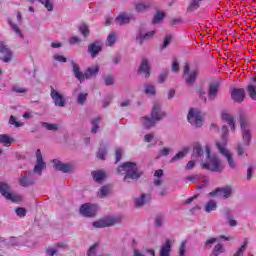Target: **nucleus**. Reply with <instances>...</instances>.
<instances>
[{"mask_svg": "<svg viewBox=\"0 0 256 256\" xmlns=\"http://www.w3.org/2000/svg\"><path fill=\"white\" fill-rule=\"evenodd\" d=\"M52 163H54L56 171H61L62 173H71L73 171V165L63 163L61 160L53 159Z\"/></svg>", "mask_w": 256, "mask_h": 256, "instance_id": "nucleus-14", "label": "nucleus"}, {"mask_svg": "<svg viewBox=\"0 0 256 256\" xmlns=\"http://www.w3.org/2000/svg\"><path fill=\"white\" fill-rule=\"evenodd\" d=\"M42 5L47 9V11H53V4L51 3V0H42Z\"/></svg>", "mask_w": 256, "mask_h": 256, "instance_id": "nucleus-52", "label": "nucleus"}, {"mask_svg": "<svg viewBox=\"0 0 256 256\" xmlns=\"http://www.w3.org/2000/svg\"><path fill=\"white\" fill-rule=\"evenodd\" d=\"M171 35H168L164 38V42H163V47H167L169 45V43H171Z\"/></svg>", "mask_w": 256, "mask_h": 256, "instance_id": "nucleus-64", "label": "nucleus"}, {"mask_svg": "<svg viewBox=\"0 0 256 256\" xmlns=\"http://www.w3.org/2000/svg\"><path fill=\"white\" fill-rule=\"evenodd\" d=\"M10 191H11V187H9V185L7 183L0 182V193H1V195H3V197L8 199L9 201H13L14 203L23 201V197H21L17 194H13Z\"/></svg>", "mask_w": 256, "mask_h": 256, "instance_id": "nucleus-6", "label": "nucleus"}, {"mask_svg": "<svg viewBox=\"0 0 256 256\" xmlns=\"http://www.w3.org/2000/svg\"><path fill=\"white\" fill-rule=\"evenodd\" d=\"M63 247H65V244H56V246L54 248L46 249V255H48V256L57 255V253L59 252V249H61Z\"/></svg>", "mask_w": 256, "mask_h": 256, "instance_id": "nucleus-26", "label": "nucleus"}, {"mask_svg": "<svg viewBox=\"0 0 256 256\" xmlns=\"http://www.w3.org/2000/svg\"><path fill=\"white\" fill-rule=\"evenodd\" d=\"M104 83L106 86L113 85V83H115V80L111 76H107L104 79Z\"/></svg>", "mask_w": 256, "mask_h": 256, "instance_id": "nucleus-60", "label": "nucleus"}, {"mask_svg": "<svg viewBox=\"0 0 256 256\" xmlns=\"http://www.w3.org/2000/svg\"><path fill=\"white\" fill-rule=\"evenodd\" d=\"M227 135H229V129H227V126H222V141L218 143L223 147H227Z\"/></svg>", "mask_w": 256, "mask_h": 256, "instance_id": "nucleus-30", "label": "nucleus"}, {"mask_svg": "<svg viewBox=\"0 0 256 256\" xmlns=\"http://www.w3.org/2000/svg\"><path fill=\"white\" fill-rule=\"evenodd\" d=\"M247 92L249 97H251L253 101H256V86L253 84L248 85Z\"/></svg>", "mask_w": 256, "mask_h": 256, "instance_id": "nucleus-32", "label": "nucleus"}, {"mask_svg": "<svg viewBox=\"0 0 256 256\" xmlns=\"http://www.w3.org/2000/svg\"><path fill=\"white\" fill-rule=\"evenodd\" d=\"M146 195L145 194H142L141 196H140V198H136L135 199V206L136 207H142V205H145V199H146Z\"/></svg>", "mask_w": 256, "mask_h": 256, "instance_id": "nucleus-42", "label": "nucleus"}, {"mask_svg": "<svg viewBox=\"0 0 256 256\" xmlns=\"http://www.w3.org/2000/svg\"><path fill=\"white\" fill-rule=\"evenodd\" d=\"M101 121V118L97 117L92 120V129L91 133H97L99 131V122Z\"/></svg>", "mask_w": 256, "mask_h": 256, "instance_id": "nucleus-41", "label": "nucleus"}, {"mask_svg": "<svg viewBox=\"0 0 256 256\" xmlns=\"http://www.w3.org/2000/svg\"><path fill=\"white\" fill-rule=\"evenodd\" d=\"M231 98L235 103H243L245 101V89L234 88L231 92Z\"/></svg>", "mask_w": 256, "mask_h": 256, "instance_id": "nucleus-15", "label": "nucleus"}, {"mask_svg": "<svg viewBox=\"0 0 256 256\" xmlns=\"http://www.w3.org/2000/svg\"><path fill=\"white\" fill-rule=\"evenodd\" d=\"M50 97L56 107H64L65 106V97L61 95L57 90L53 89V86L50 88Z\"/></svg>", "mask_w": 256, "mask_h": 256, "instance_id": "nucleus-12", "label": "nucleus"}, {"mask_svg": "<svg viewBox=\"0 0 256 256\" xmlns=\"http://www.w3.org/2000/svg\"><path fill=\"white\" fill-rule=\"evenodd\" d=\"M80 32L82 33V35L84 37H89V28H87V26H82L80 27Z\"/></svg>", "mask_w": 256, "mask_h": 256, "instance_id": "nucleus-58", "label": "nucleus"}, {"mask_svg": "<svg viewBox=\"0 0 256 256\" xmlns=\"http://www.w3.org/2000/svg\"><path fill=\"white\" fill-rule=\"evenodd\" d=\"M187 119L196 128L203 126V116H201V112H199L197 109L191 108L189 110Z\"/></svg>", "mask_w": 256, "mask_h": 256, "instance_id": "nucleus-7", "label": "nucleus"}, {"mask_svg": "<svg viewBox=\"0 0 256 256\" xmlns=\"http://www.w3.org/2000/svg\"><path fill=\"white\" fill-rule=\"evenodd\" d=\"M240 127L242 131H247V120L243 117H240Z\"/></svg>", "mask_w": 256, "mask_h": 256, "instance_id": "nucleus-57", "label": "nucleus"}, {"mask_svg": "<svg viewBox=\"0 0 256 256\" xmlns=\"http://www.w3.org/2000/svg\"><path fill=\"white\" fill-rule=\"evenodd\" d=\"M172 71H174V73H179V62H177V60L172 62Z\"/></svg>", "mask_w": 256, "mask_h": 256, "instance_id": "nucleus-61", "label": "nucleus"}, {"mask_svg": "<svg viewBox=\"0 0 256 256\" xmlns=\"http://www.w3.org/2000/svg\"><path fill=\"white\" fill-rule=\"evenodd\" d=\"M42 127H45L47 131H57L59 129V124H51V123L43 122Z\"/></svg>", "mask_w": 256, "mask_h": 256, "instance_id": "nucleus-38", "label": "nucleus"}, {"mask_svg": "<svg viewBox=\"0 0 256 256\" xmlns=\"http://www.w3.org/2000/svg\"><path fill=\"white\" fill-rule=\"evenodd\" d=\"M201 1H203V0H192L186 10L187 13H193V11H197V9H199V7H201V5L199 4V3H201Z\"/></svg>", "mask_w": 256, "mask_h": 256, "instance_id": "nucleus-25", "label": "nucleus"}, {"mask_svg": "<svg viewBox=\"0 0 256 256\" xmlns=\"http://www.w3.org/2000/svg\"><path fill=\"white\" fill-rule=\"evenodd\" d=\"M169 153H171V149H169V148H162L160 150L161 157H167V155H169Z\"/></svg>", "mask_w": 256, "mask_h": 256, "instance_id": "nucleus-62", "label": "nucleus"}, {"mask_svg": "<svg viewBox=\"0 0 256 256\" xmlns=\"http://www.w3.org/2000/svg\"><path fill=\"white\" fill-rule=\"evenodd\" d=\"M222 119L223 121H226L228 125H230L232 131H235V118H233L231 114L223 113Z\"/></svg>", "mask_w": 256, "mask_h": 256, "instance_id": "nucleus-24", "label": "nucleus"}, {"mask_svg": "<svg viewBox=\"0 0 256 256\" xmlns=\"http://www.w3.org/2000/svg\"><path fill=\"white\" fill-rule=\"evenodd\" d=\"M216 209L217 202H215V200H210L205 206L206 213H211V211H215Z\"/></svg>", "mask_w": 256, "mask_h": 256, "instance_id": "nucleus-31", "label": "nucleus"}, {"mask_svg": "<svg viewBox=\"0 0 256 256\" xmlns=\"http://www.w3.org/2000/svg\"><path fill=\"white\" fill-rule=\"evenodd\" d=\"M221 87V84L219 81H214L209 84L208 86V99L210 101H215L217 99V95H219V88Z\"/></svg>", "mask_w": 256, "mask_h": 256, "instance_id": "nucleus-13", "label": "nucleus"}, {"mask_svg": "<svg viewBox=\"0 0 256 256\" xmlns=\"http://www.w3.org/2000/svg\"><path fill=\"white\" fill-rule=\"evenodd\" d=\"M187 247V240L181 242L179 247V256H185V249Z\"/></svg>", "mask_w": 256, "mask_h": 256, "instance_id": "nucleus-48", "label": "nucleus"}, {"mask_svg": "<svg viewBox=\"0 0 256 256\" xmlns=\"http://www.w3.org/2000/svg\"><path fill=\"white\" fill-rule=\"evenodd\" d=\"M115 41H117V34H115V32H112L108 35L106 44L108 45V47H111L115 45Z\"/></svg>", "mask_w": 256, "mask_h": 256, "instance_id": "nucleus-34", "label": "nucleus"}, {"mask_svg": "<svg viewBox=\"0 0 256 256\" xmlns=\"http://www.w3.org/2000/svg\"><path fill=\"white\" fill-rule=\"evenodd\" d=\"M163 117H165V112H161V105L159 103H154L151 118L142 117V125L145 129H151V127H155V123L161 121Z\"/></svg>", "mask_w": 256, "mask_h": 256, "instance_id": "nucleus-4", "label": "nucleus"}, {"mask_svg": "<svg viewBox=\"0 0 256 256\" xmlns=\"http://www.w3.org/2000/svg\"><path fill=\"white\" fill-rule=\"evenodd\" d=\"M169 75L168 71L163 72L162 74H160L159 76V83H164V81L167 79V76Z\"/></svg>", "mask_w": 256, "mask_h": 256, "instance_id": "nucleus-59", "label": "nucleus"}, {"mask_svg": "<svg viewBox=\"0 0 256 256\" xmlns=\"http://www.w3.org/2000/svg\"><path fill=\"white\" fill-rule=\"evenodd\" d=\"M242 137H243L244 144L249 145L251 143V131L242 130Z\"/></svg>", "mask_w": 256, "mask_h": 256, "instance_id": "nucleus-35", "label": "nucleus"}, {"mask_svg": "<svg viewBox=\"0 0 256 256\" xmlns=\"http://www.w3.org/2000/svg\"><path fill=\"white\" fill-rule=\"evenodd\" d=\"M116 173L118 175H125L124 181L126 183H129L130 179L135 181L143 175V172H140L139 169H137V164L135 162H124L117 168Z\"/></svg>", "mask_w": 256, "mask_h": 256, "instance_id": "nucleus-1", "label": "nucleus"}, {"mask_svg": "<svg viewBox=\"0 0 256 256\" xmlns=\"http://www.w3.org/2000/svg\"><path fill=\"white\" fill-rule=\"evenodd\" d=\"M96 249H97V244L92 245V246L89 248L87 255H88V256H93V255H95V250H96Z\"/></svg>", "mask_w": 256, "mask_h": 256, "instance_id": "nucleus-63", "label": "nucleus"}, {"mask_svg": "<svg viewBox=\"0 0 256 256\" xmlns=\"http://www.w3.org/2000/svg\"><path fill=\"white\" fill-rule=\"evenodd\" d=\"M231 193H233V189L231 188V186L218 187L212 192H210L209 196L220 197L222 199H229V197H231Z\"/></svg>", "mask_w": 256, "mask_h": 256, "instance_id": "nucleus-8", "label": "nucleus"}, {"mask_svg": "<svg viewBox=\"0 0 256 256\" xmlns=\"http://www.w3.org/2000/svg\"><path fill=\"white\" fill-rule=\"evenodd\" d=\"M221 253H225V246H223V244L219 243L214 247L213 255L218 256V255H221Z\"/></svg>", "mask_w": 256, "mask_h": 256, "instance_id": "nucleus-36", "label": "nucleus"}, {"mask_svg": "<svg viewBox=\"0 0 256 256\" xmlns=\"http://www.w3.org/2000/svg\"><path fill=\"white\" fill-rule=\"evenodd\" d=\"M144 87L146 95H155V86L151 84H145Z\"/></svg>", "mask_w": 256, "mask_h": 256, "instance_id": "nucleus-43", "label": "nucleus"}, {"mask_svg": "<svg viewBox=\"0 0 256 256\" xmlns=\"http://www.w3.org/2000/svg\"><path fill=\"white\" fill-rule=\"evenodd\" d=\"M216 147L219 153H221V155H223L227 159L229 167H231L232 169H237V164L233 159V154H231V152L226 149L225 146L223 147V145H221L219 142L216 143Z\"/></svg>", "mask_w": 256, "mask_h": 256, "instance_id": "nucleus-9", "label": "nucleus"}, {"mask_svg": "<svg viewBox=\"0 0 256 256\" xmlns=\"http://www.w3.org/2000/svg\"><path fill=\"white\" fill-rule=\"evenodd\" d=\"M47 164L43 161V155L41 154V149L36 151V165L34 166V173L41 175L43 169H46Z\"/></svg>", "mask_w": 256, "mask_h": 256, "instance_id": "nucleus-11", "label": "nucleus"}, {"mask_svg": "<svg viewBox=\"0 0 256 256\" xmlns=\"http://www.w3.org/2000/svg\"><path fill=\"white\" fill-rule=\"evenodd\" d=\"M19 183L22 187H29V185H33V182L29 181L26 176H23L19 179Z\"/></svg>", "mask_w": 256, "mask_h": 256, "instance_id": "nucleus-44", "label": "nucleus"}, {"mask_svg": "<svg viewBox=\"0 0 256 256\" xmlns=\"http://www.w3.org/2000/svg\"><path fill=\"white\" fill-rule=\"evenodd\" d=\"M0 53H4V56L1 58V60L4 63H9L13 59V52L7 48V46H0Z\"/></svg>", "mask_w": 256, "mask_h": 256, "instance_id": "nucleus-21", "label": "nucleus"}, {"mask_svg": "<svg viewBox=\"0 0 256 256\" xmlns=\"http://www.w3.org/2000/svg\"><path fill=\"white\" fill-rule=\"evenodd\" d=\"M197 79V71H191L189 76L186 78V83H188V85H193V83L196 81Z\"/></svg>", "mask_w": 256, "mask_h": 256, "instance_id": "nucleus-37", "label": "nucleus"}, {"mask_svg": "<svg viewBox=\"0 0 256 256\" xmlns=\"http://www.w3.org/2000/svg\"><path fill=\"white\" fill-rule=\"evenodd\" d=\"M105 157H107V150L105 148H100L97 153V158L105 161Z\"/></svg>", "mask_w": 256, "mask_h": 256, "instance_id": "nucleus-46", "label": "nucleus"}, {"mask_svg": "<svg viewBox=\"0 0 256 256\" xmlns=\"http://www.w3.org/2000/svg\"><path fill=\"white\" fill-rule=\"evenodd\" d=\"M53 59L54 61H59V63H67V58L63 55L55 54Z\"/></svg>", "mask_w": 256, "mask_h": 256, "instance_id": "nucleus-54", "label": "nucleus"}, {"mask_svg": "<svg viewBox=\"0 0 256 256\" xmlns=\"http://www.w3.org/2000/svg\"><path fill=\"white\" fill-rule=\"evenodd\" d=\"M97 205L91 203H85L80 207V213L83 217H95L97 215Z\"/></svg>", "mask_w": 256, "mask_h": 256, "instance_id": "nucleus-10", "label": "nucleus"}, {"mask_svg": "<svg viewBox=\"0 0 256 256\" xmlns=\"http://www.w3.org/2000/svg\"><path fill=\"white\" fill-rule=\"evenodd\" d=\"M15 213L18 217H25V215H27V210L23 207H18L16 208Z\"/></svg>", "mask_w": 256, "mask_h": 256, "instance_id": "nucleus-50", "label": "nucleus"}, {"mask_svg": "<svg viewBox=\"0 0 256 256\" xmlns=\"http://www.w3.org/2000/svg\"><path fill=\"white\" fill-rule=\"evenodd\" d=\"M92 177H93L94 181H96V183H102L103 179H105L107 177V174L103 170L93 171Z\"/></svg>", "mask_w": 256, "mask_h": 256, "instance_id": "nucleus-23", "label": "nucleus"}, {"mask_svg": "<svg viewBox=\"0 0 256 256\" xmlns=\"http://www.w3.org/2000/svg\"><path fill=\"white\" fill-rule=\"evenodd\" d=\"M12 91H14V93H18V94H25L27 93V88L25 87H21V86H14L12 87Z\"/></svg>", "mask_w": 256, "mask_h": 256, "instance_id": "nucleus-49", "label": "nucleus"}, {"mask_svg": "<svg viewBox=\"0 0 256 256\" xmlns=\"http://www.w3.org/2000/svg\"><path fill=\"white\" fill-rule=\"evenodd\" d=\"M155 225H156V227H161L163 225V216L162 215L156 216Z\"/></svg>", "mask_w": 256, "mask_h": 256, "instance_id": "nucleus-56", "label": "nucleus"}, {"mask_svg": "<svg viewBox=\"0 0 256 256\" xmlns=\"http://www.w3.org/2000/svg\"><path fill=\"white\" fill-rule=\"evenodd\" d=\"M248 245H249V242L245 240L241 245V247L238 248L234 256H243V253H245V251L247 250Z\"/></svg>", "mask_w": 256, "mask_h": 256, "instance_id": "nucleus-33", "label": "nucleus"}, {"mask_svg": "<svg viewBox=\"0 0 256 256\" xmlns=\"http://www.w3.org/2000/svg\"><path fill=\"white\" fill-rule=\"evenodd\" d=\"M131 19H133V15L123 13L117 16L115 23L118 26L127 25V23H131Z\"/></svg>", "mask_w": 256, "mask_h": 256, "instance_id": "nucleus-19", "label": "nucleus"}, {"mask_svg": "<svg viewBox=\"0 0 256 256\" xmlns=\"http://www.w3.org/2000/svg\"><path fill=\"white\" fill-rule=\"evenodd\" d=\"M205 149L208 162L202 163L201 168L206 169V171H212L213 173H221L225 169V166H223L219 157L211 155V147L206 146Z\"/></svg>", "mask_w": 256, "mask_h": 256, "instance_id": "nucleus-2", "label": "nucleus"}, {"mask_svg": "<svg viewBox=\"0 0 256 256\" xmlns=\"http://www.w3.org/2000/svg\"><path fill=\"white\" fill-rule=\"evenodd\" d=\"M192 159H195V161H203V148L201 147V144H194Z\"/></svg>", "mask_w": 256, "mask_h": 256, "instance_id": "nucleus-18", "label": "nucleus"}, {"mask_svg": "<svg viewBox=\"0 0 256 256\" xmlns=\"http://www.w3.org/2000/svg\"><path fill=\"white\" fill-rule=\"evenodd\" d=\"M187 153H189V148H184L170 160V163H174V161H179V159H183V157L187 156Z\"/></svg>", "mask_w": 256, "mask_h": 256, "instance_id": "nucleus-27", "label": "nucleus"}, {"mask_svg": "<svg viewBox=\"0 0 256 256\" xmlns=\"http://www.w3.org/2000/svg\"><path fill=\"white\" fill-rule=\"evenodd\" d=\"M123 157V150L121 148L116 149L115 151V163H119Z\"/></svg>", "mask_w": 256, "mask_h": 256, "instance_id": "nucleus-51", "label": "nucleus"}, {"mask_svg": "<svg viewBox=\"0 0 256 256\" xmlns=\"http://www.w3.org/2000/svg\"><path fill=\"white\" fill-rule=\"evenodd\" d=\"M8 25L11 27L12 31L20 37V39H23V33L21 32V28L17 26V24L13 23L11 20L8 21Z\"/></svg>", "mask_w": 256, "mask_h": 256, "instance_id": "nucleus-28", "label": "nucleus"}, {"mask_svg": "<svg viewBox=\"0 0 256 256\" xmlns=\"http://www.w3.org/2000/svg\"><path fill=\"white\" fill-rule=\"evenodd\" d=\"M197 93L199 97L204 101V103H207V97H205V89H203V87H200L197 89Z\"/></svg>", "mask_w": 256, "mask_h": 256, "instance_id": "nucleus-53", "label": "nucleus"}, {"mask_svg": "<svg viewBox=\"0 0 256 256\" xmlns=\"http://www.w3.org/2000/svg\"><path fill=\"white\" fill-rule=\"evenodd\" d=\"M0 143H3L4 147H9V145L13 143V138L9 137L7 134H1Z\"/></svg>", "mask_w": 256, "mask_h": 256, "instance_id": "nucleus-29", "label": "nucleus"}, {"mask_svg": "<svg viewBox=\"0 0 256 256\" xmlns=\"http://www.w3.org/2000/svg\"><path fill=\"white\" fill-rule=\"evenodd\" d=\"M85 101H87V93H81L78 95V103L80 105H83V103H85Z\"/></svg>", "mask_w": 256, "mask_h": 256, "instance_id": "nucleus-55", "label": "nucleus"}, {"mask_svg": "<svg viewBox=\"0 0 256 256\" xmlns=\"http://www.w3.org/2000/svg\"><path fill=\"white\" fill-rule=\"evenodd\" d=\"M123 221V217L121 216H108L103 220H99L93 223V227L98 229H103L105 227H113V225H119Z\"/></svg>", "mask_w": 256, "mask_h": 256, "instance_id": "nucleus-5", "label": "nucleus"}, {"mask_svg": "<svg viewBox=\"0 0 256 256\" xmlns=\"http://www.w3.org/2000/svg\"><path fill=\"white\" fill-rule=\"evenodd\" d=\"M151 2H138L135 4V10L137 13H145V11H149L152 7Z\"/></svg>", "mask_w": 256, "mask_h": 256, "instance_id": "nucleus-22", "label": "nucleus"}, {"mask_svg": "<svg viewBox=\"0 0 256 256\" xmlns=\"http://www.w3.org/2000/svg\"><path fill=\"white\" fill-rule=\"evenodd\" d=\"M163 19H165V13L161 12V11H157L153 20H152V23H159V21H163Z\"/></svg>", "mask_w": 256, "mask_h": 256, "instance_id": "nucleus-40", "label": "nucleus"}, {"mask_svg": "<svg viewBox=\"0 0 256 256\" xmlns=\"http://www.w3.org/2000/svg\"><path fill=\"white\" fill-rule=\"evenodd\" d=\"M138 73H144L145 77H149L151 75V68L149 67V60H147V58L142 59Z\"/></svg>", "mask_w": 256, "mask_h": 256, "instance_id": "nucleus-20", "label": "nucleus"}, {"mask_svg": "<svg viewBox=\"0 0 256 256\" xmlns=\"http://www.w3.org/2000/svg\"><path fill=\"white\" fill-rule=\"evenodd\" d=\"M109 193H111V187L102 186L98 195H99V197L103 198V197H107V195H109Z\"/></svg>", "mask_w": 256, "mask_h": 256, "instance_id": "nucleus-39", "label": "nucleus"}, {"mask_svg": "<svg viewBox=\"0 0 256 256\" xmlns=\"http://www.w3.org/2000/svg\"><path fill=\"white\" fill-rule=\"evenodd\" d=\"M71 66H72V72L74 74V77L78 81H80V83H83L85 79H91V77H97V75H99L98 65L87 68L85 73L81 71V67H79V64L75 63V61L73 60L71 61Z\"/></svg>", "mask_w": 256, "mask_h": 256, "instance_id": "nucleus-3", "label": "nucleus"}, {"mask_svg": "<svg viewBox=\"0 0 256 256\" xmlns=\"http://www.w3.org/2000/svg\"><path fill=\"white\" fill-rule=\"evenodd\" d=\"M173 242L171 239H166L160 247V256H169L171 254V247Z\"/></svg>", "mask_w": 256, "mask_h": 256, "instance_id": "nucleus-17", "label": "nucleus"}, {"mask_svg": "<svg viewBox=\"0 0 256 256\" xmlns=\"http://www.w3.org/2000/svg\"><path fill=\"white\" fill-rule=\"evenodd\" d=\"M103 51V44L97 41L88 46V53H90L92 59H95Z\"/></svg>", "mask_w": 256, "mask_h": 256, "instance_id": "nucleus-16", "label": "nucleus"}, {"mask_svg": "<svg viewBox=\"0 0 256 256\" xmlns=\"http://www.w3.org/2000/svg\"><path fill=\"white\" fill-rule=\"evenodd\" d=\"M214 243H217V238H210V239L206 240V242L204 243L205 249H211V247H213Z\"/></svg>", "mask_w": 256, "mask_h": 256, "instance_id": "nucleus-45", "label": "nucleus"}, {"mask_svg": "<svg viewBox=\"0 0 256 256\" xmlns=\"http://www.w3.org/2000/svg\"><path fill=\"white\" fill-rule=\"evenodd\" d=\"M9 123L10 125H15L16 127H23V123L17 121V118L13 115L10 116Z\"/></svg>", "mask_w": 256, "mask_h": 256, "instance_id": "nucleus-47", "label": "nucleus"}]
</instances>
